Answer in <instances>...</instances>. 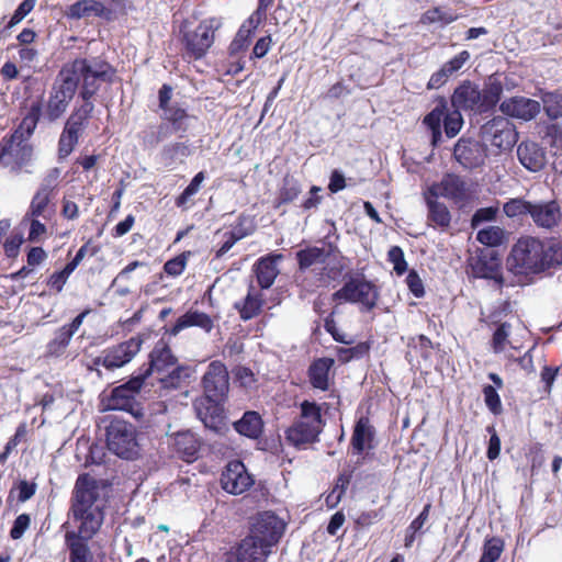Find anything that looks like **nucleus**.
Masks as SVG:
<instances>
[{
    "label": "nucleus",
    "mask_w": 562,
    "mask_h": 562,
    "mask_svg": "<svg viewBox=\"0 0 562 562\" xmlns=\"http://www.w3.org/2000/svg\"><path fill=\"white\" fill-rule=\"evenodd\" d=\"M234 429L241 436L250 439H258L263 430V423L257 412L248 411L243 417L234 423Z\"/></svg>",
    "instance_id": "nucleus-33"
},
{
    "label": "nucleus",
    "mask_w": 562,
    "mask_h": 562,
    "mask_svg": "<svg viewBox=\"0 0 562 562\" xmlns=\"http://www.w3.org/2000/svg\"><path fill=\"white\" fill-rule=\"evenodd\" d=\"M60 72L70 79L75 93L79 88V98L82 101H92L103 82H112L115 69L105 60L75 58L64 64Z\"/></svg>",
    "instance_id": "nucleus-4"
},
{
    "label": "nucleus",
    "mask_w": 562,
    "mask_h": 562,
    "mask_svg": "<svg viewBox=\"0 0 562 562\" xmlns=\"http://www.w3.org/2000/svg\"><path fill=\"white\" fill-rule=\"evenodd\" d=\"M476 239L479 243L496 247L503 244L505 239L504 229L498 226H490L477 232Z\"/></svg>",
    "instance_id": "nucleus-49"
},
{
    "label": "nucleus",
    "mask_w": 562,
    "mask_h": 562,
    "mask_svg": "<svg viewBox=\"0 0 562 562\" xmlns=\"http://www.w3.org/2000/svg\"><path fill=\"white\" fill-rule=\"evenodd\" d=\"M453 157L465 169L480 168L487 158V147L474 138L462 136L453 147Z\"/></svg>",
    "instance_id": "nucleus-12"
},
{
    "label": "nucleus",
    "mask_w": 562,
    "mask_h": 562,
    "mask_svg": "<svg viewBox=\"0 0 562 562\" xmlns=\"http://www.w3.org/2000/svg\"><path fill=\"white\" fill-rule=\"evenodd\" d=\"M161 119L168 123L173 132H187L186 121L189 119L188 111L178 103L170 105L167 110H162Z\"/></svg>",
    "instance_id": "nucleus-38"
},
{
    "label": "nucleus",
    "mask_w": 562,
    "mask_h": 562,
    "mask_svg": "<svg viewBox=\"0 0 562 562\" xmlns=\"http://www.w3.org/2000/svg\"><path fill=\"white\" fill-rule=\"evenodd\" d=\"M380 300V289L363 274L350 277L344 285L331 294L336 304H359L361 312L373 311Z\"/></svg>",
    "instance_id": "nucleus-5"
},
{
    "label": "nucleus",
    "mask_w": 562,
    "mask_h": 562,
    "mask_svg": "<svg viewBox=\"0 0 562 562\" xmlns=\"http://www.w3.org/2000/svg\"><path fill=\"white\" fill-rule=\"evenodd\" d=\"M81 134L64 126L58 139L57 156L58 159H66L77 146Z\"/></svg>",
    "instance_id": "nucleus-43"
},
{
    "label": "nucleus",
    "mask_w": 562,
    "mask_h": 562,
    "mask_svg": "<svg viewBox=\"0 0 562 562\" xmlns=\"http://www.w3.org/2000/svg\"><path fill=\"white\" fill-rule=\"evenodd\" d=\"M322 429H315L307 424L293 420L291 426L285 429V440L290 446L296 449H304L306 446L319 440Z\"/></svg>",
    "instance_id": "nucleus-24"
},
{
    "label": "nucleus",
    "mask_w": 562,
    "mask_h": 562,
    "mask_svg": "<svg viewBox=\"0 0 562 562\" xmlns=\"http://www.w3.org/2000/svg\"><path fill=\"white\" fill-rule=\"evenodd\" d=\"M285 530V524L272 512H262L257 515L250 527L248 537L255 539L263 547L271 550Z\"/></svg>",
    "instance_id": "nucleus-8"
},
{
    "label": "nucleus",
    "mask_w": 562,
    "mask_h": 562,
    "mask_svg": "<svg viewBox=\"0 0 562 562\" xmlns=\"http://www.w3.org/2000/svg\"><path fill=\"white\" fill-rule=\"evenodd\" d=\"M75 94L70 79L65 78L59 70L49 91L44 113L43 104L40 100L32 102L26 115L12 134L13 142H18V145L25 142L35 131L42 115L50 123L60 119L67 111Z\"/></svg>",
    "instance_id": "nucleus-3"
},
{
    "label": "nucleus",
    "mask_w": 562,
    "mask_h": 562,
    "mask_svg": "<svg viewBox=\"0 0 562 562\" xmlns=\"http://www.w3.org/2000/svg\"><path fill=\"white\" fill-rule=\"evenodd\" d=\"M482 136L501 150L510 149L518 140L515 125L504 116H496L481 127Z\"/></svg>",
    "instance_id": "nucleus-10"
},
{
    "label": "nucleus",
    "mask_w": 562,
    "mask_h": 562,
    "mask_svg": "<svg viewBox=\"0 0 562 562\" xmlns=\"http://www.w3.org/2000/svg\"><path fill=\"white\" fill-rule=\"evenodd\" d=\"M266 300L261 291L254 285H249L246 296L234 303V308L238 312L241 321L247 322L259 316L263 310Z\"/></svg>",
    "instance_id": "nucleus-27"
},
{
    "label": "nucleus",
    "mask_w": 562,
    "mask_h": 562,
    "mask_svg": "<svg viewBox=\"0 0 562 562\" xmlns=\"http://www.w3.org/2000/svg\"><path fill=\"white\" fill-rule=\"evenodd\" d=\"M469 59L470 53L468 50H462L450 60L446 61L441 67L448 72V75L452 76L454 72L459 71Z\"/></svg>",
    "instance_id": "nucleus-62"
},
{
    "label": "nucleus",
    "mask_w": 562,
    "mask_h": 562,
    "mask_svg": "<svg viewBox=\"0 0 562 562\" xmlns=\"http://www.w3.org/2000/svg\"><path fill=\"white\" fill-rule=\"evenodd\" d=\"M35 3L36 0H23L15 9L5 27L11 29L20 23L34 9Z\"/></svg>",
    "instance_id": "nucleus-59"
},
{
    "label": "nucleus",
    "mask_w": 562,
    "mask_h": 562,
    "mask_svg": "<svg viewBox=\"0 0 562 562\" xmlns=\"http://www.w3.org/2000/svg\"><path fill=\"white\" fill-rule=\"evenodd\" d=\"M171 449L179 459L192 463L199 458L201 441L190 430L178 431L172 435Z\"/></svg>",
    "instance_id": "nucleus-21"
},
{
    "label": "nucleus",
    "mask_w": 562,
    "mask_h": 562,
    "mask_svg": "<svg viewBox=\"0 0 562 562\" xmlns=\"http://www.w3.org/2000/svg\"><path fill=\"white\" fill-rule=\"evenodd\" d=\"M375 428L369 416H360L353 426L350 447L352 454L361 456L374 449Z\"/></svg>",
    "instance_id": "nucleus-19"
},
{
    "label": "nucleus",
    "mask_w": 562,
    "mask_h": 562,
    "mask_svg": "<svg viewBox=\"0 0 562 562\" xmlns=\"http://www.w3.org/2000/svg\"><path fill=\"white\" fill-rule=\"evenodd\" d=\"M544 109L551 119H559L562 116V94L549 93L543 100Z\"/></svg>",
    "instance_id": "nucleus-57"
},
{
    "label": "nucleus",
    "mask_w": 562,
    "mask_h": 562,
    "mask_svg": "<svg viewBox=\"0 0 562 562\" xmlns=\"http://www.w3.org/2000/svg\"><path fill=\"white\" fill-rule=\"evenodd\" d=\"M457 19L456 15L451 13L443 12L439 7H434L432 9L427 10L422 14L419 23L424 25H429L436 22H441L443 24H449Z\"/></svg>",
    "instance_id": "nucleus-52"
},
{
    "label": "nucleus",
    "mask_w": 562,
    "mask_h": 562,
    "mask_svg": "<svg viewBox=\"0 0 562 562\" xmlns=\"http://www.w3.org/2000/svg\"><path fill=\"white\" fill-rule=\"evenodd\" d=\"M329 252L324 248L310 246L296 252L295 258L297 261L299 270L305 271L316 263H324Z\"/></svg>",
    "instance_id": "nucleus-36"
},
{
    "label": "nucleus",
    "mask_w": 562,
    "mask_h": 562,
    "mask_svg": "<svg viewBox=\"0 0 562 562\" xmlns=\"http://www.w3.org/2000/svg\"><path fill=\"white\" fill-rule=\"evenodd\" d=\"M282 259L281 254H269L260 257L254 265V272L261 290L271 288L279 274L278 261Z\"/></svg>",
    "instance_id": "nucleus-25"
},
{
    "label": "nucleus",
    "mask_w": 562,
    "mask_h": 562,
    "mask_svg": "<svg viewBox=\"0 0 562 562\" xmlns=\"http://www.w3.org/2000/svg\"><path fill=\"white\" fill-rule=\"evenodd\" d=\"M191 256H192V252L190 250H186V251L179 254L178 256L167 260L162 267L164 272L167 276L173 277V278L181 276L184 272L186 267H187L188 261Z\"/></svg>",
    "instance_id": "nucleus-48"
},
{
    "label": "nucleus",
    "mask_w": 562,
    "mask_h": 562,
    "mask_svg": "<svg viewBox=\"0 0 562 562\" xmlns=\"http://www.w3.org/2000/svg\"><path fill=\"white\" fill-rule=\"evenodd\" d=\"M60 173L61 171L59 168H50L42 179L37 191L55 196L60 181Z\"/></svg>",
    "instance_id": "nucleus-53"
},
{
    "label": "nucleus",
    "mask_w": 562,
    "mask_h": 562,
    "mask_svg": "<svg viewBox=\"0 0 562 562\" xmlns=\"http://www.w3.org/2000/svg\"><path fill=\"white\" fill-rule=\"evenodd\" d=\"M189 327H199L206 333H210L214 327L212 317L205 312L190 308L183 315L177 318L171 327H165V334L169 336H177L183 329Z\"/></svg>",
    "instance_id": "nucleus-22"
},
{
    "label": "nucleus",
    "mask_w": 562,
    "mask_h": 562,
    "mask_svg": "<svg viewBox=\"0 0 562 562\" xmlns=\"http://www.w3.org/2000/svg\"><path fill=\"white\" fill-rule=\"evenodd\" d=\"M532 202L526 201L521 198L509 199L503 205V212L510 218H520L530 215Z\"/></svg>",
    "instance_id": "nucleus-46"
},
{
    "label": "nucleus",
    "mask_w": 562,
    "mask_h": 562,
    "mask_svg": "<svg viewBox=\"0 0 562 562\" xmlns=\"http://www.w3.org/2000/svg\"><path fill=\"white\" fill-rule=\"evenodd\" d=\"M431 504L427 503L419 515L408 525L405 530L404 546L411 548L416 539V535L423 529L429 518Z\"/></svg>",
    "instance_id": "nucleus-41"
},
{
    "label": "nucleus",
    "mask_w": 562,
    "mask_h": 562,
    "mask_svg": "<svg viewBox=\"0 0 562 562\" xmlns=\"http://www.w3.org/2000/svg\"><path fill=\"white\" fill-rule=\"evenodd\" d=\"M30 524H31V517L29 514L24 513V514L19 515L13 521V526L10 530V537L13 540L21 539L22 536L24 535V532L26 531V529L30 527Z\"/></svg>",
    "instance_id": "nucleus-64"
},
{
    "label": "nucleus",
    "mask_w": 562,
    "mask_h": 562,
    "mask_svg": "<svg viewBox=\"0 0 562 562\" xmlns=\"http://www.w3.org/2000/svg\"><path fill=\"white\" fill-rule=\"evenodd\" d=\"M108 449L120 458L133 460L138 457L137 431L134 425L113 418L106 426Z\"/></svg>",
    "instance_id": "nucleus-6"
},
{
    "label": "nucleus",
    "mask_w": 562,
    "mask_h": 562,
    "mask_svg": "<svg viewBox=\"0 0 562 562\" xmlns=\"http://www.w3.org/2000/svg\"><path fill=\"white\" fill-rule=\"evenodd\" d=\"M428 190L436 192L438 196L451 200L456 204H462L470 198L467 181L456 173L445 175L439 183L432 184Z\"/></svg>",
    "instance_id": "nucleus-17"
},
{
    "label": "nucleus",
    "mask_w": 562,
    "mask_h": 562,
    "mask_svg": "<svg viewBox=\"0 0 562 562\" xmlns=\"http://www.w3.org/2000/svg\"><path fill=\"white\" fill-rule=\"evenodd\" d=\"M148 363L139 368L138 375L145 381L153 372L164 373L173 368L178 359L173 355L169 342L160 338L148 355Z\"/></svg>",
    "instance_id": "nucleus-13"
},
{
    "label": "nucleus",
    "mask_w": 562,
    "mask_h": 562,
    "mask_svg": "<svg viewBox=\"0 0 562 562\" xmlns=\"http://www.w3.org/2000/svg\"><path fill=\"white\" fill-rule=\"evenodd\" d=\"M435 106L423 119V124L430 131L432 147H438L442 142V128L448 138L456 137L463 125L460 110L476 112L479 104V89L470 81L459 85L451 95V108L446 97H437Z\"/></svg>",
    "instance_id": "nucleus-1"
},
{
    "label": "nucleus",
    "mask_w": 562,
    "mask_h": 562,
    "mask_svg": "<svg viewBox=\"0 0 562 562\" xmlns=\"http://www.w3.org/2000/svg\"><path fill=\"white\" fill-rule=\"evenodd\" d=\"M220 481L222 488L232 495L243 494L255 483L254 476L240 460L229 461L222 471Z\"/></svg>",
    "instance_id": "nucleus-11"
},
{
    "label": "nucleus",
    "mask_w": 562,
    "mask_h": 562,
    "mask_svg": "<svg viewBox=\"0 0 562 562\" xmlns=\"http://www.w3.org/2000/svg\"><path fill=\"white\" fill-rule=\"evenodd\" d=\"M262 20L263 18L252 13L246 21H244L234 40L229 44L228 49L231 55H235L247 49L255 31L258 29Z\"/></svg>",
    "instance_id": "nucleus-31"
},
{
    "label": "nucleus",
    "mask_w": 562,
    "mask_h": 562,
    "mask_svg": "<svg viewBox=\"0 0 562 562\" xmlns=\"http://www.w3.org/2000/svg\"><path fill=\"white\" fill-rule=\"evenodd\" d=\"M295 420L307 424L315 429L323 430L325 426L321 406L317 403L310 402L307 400L300 404V414Z\"/></svg>",
    "instance_id": "nucleus-35"
},
{
    "label": "nucleus",
    "mask_w": 562,
    "mask_h": 562,
    "mask_svg": "<svg viewBox=\"0 0 562 562\" xmlns=\"http://www.w3.org/2000/svg\"><path fill=\"white\" fill-rule=\"evenodd\" d=\"M497 328L492 335L491 348L494 353H501L509 344L512 325L507 322L496 324Z\"/></svg>",
    "instance_id": "nucleus-47"
},
{
    "label": "nucleus",
    "mask_w": 562,
    "mask_h": 562,
    "mask_svg": "<svg viewBox=\"0 0 562 562\" xmlns=\"http://www.w3.org/2000/svg\"><path fill=\"white\" fill-rule=\"evenodd\" d=\"M499 109L505 115L522 121H530L539 114L540 103L533 99L516 95L504 100Z\"/></svg>",
    "instance_id": "nucleus-20"
},
{
    "label": "nucleus",
    "mask_w": 562,
    "mask_h": 562,
    "mask_svg": "<svg viewBox=\"0 0 562 562\" xmlns=\"http://www.w3.org/2000/svg\"><path fill=\"white\" fill-rule=\"evenodd\" d=\"M94 104L92 101H82L80 105H76L67 119L65 126L82 134L92 117Z\"/></svg>",
    "instance_id": "nucleus-34"
},
{
    "label": "nucleus",
    "mask_w": 562,
    "mask_h": 562,
    "mask_svg": "<svg viewBox=\"0 0 562 562\" xmlns=\"http://www.w3.org/2000/svg\"><path fill=\"white\" fill-rule=\"evenodd\" d=\"M74 335L65 326L55 331L54 338L47 344L46 352L49 356L59 357L68 347Z\"/></svg>",
    "instance_id": "nucleus-44"
},
{
    "label": "nucleus",
    "mask_w": 562,
    "mask_h": 562,
    "mask_svg": "<svg viewBox=\"0 0 562 562\" xmlns=\"http://www.w3.org/2000/svg\"><path fill=\"white\" fill-rule=\"evenodd\" d=\"M324 328L325 330L331 335L333 339L337 342L345 344V345H351L352 340H347L345 338V335L341 334L336 325L335 322V311H331L328 316L324 319Z\"/></svg>",
    "instance_id": "nucleus-60"
},
{
    "label": "nucleus",
    "mask_w": 562,
    "mask_h": 562,
    "mask_svg": "<svg viewBox=\"0 0 562 562\" xmlns=\"http://www.w3.org/2000/svg\"><path fill=\"white\" fill-rule=\"evenodd\" d=\"M383 515L381 513V509H372L368 512H362L358 515V517L355 520V525L357 528L366 529L371 527L372 525L376 524L382 519Z\"/></svg>",
    "instance_id": "nucleus-58"
},
{
    "label": "nucleus",
    "mask_w": 562,
    "mask_h": 562,
    "mask_svg": "<svg viewBox=\"0 0 562 562\" xmlns=\"http://www.w3.org/2000/svg\"><path fill=\"white\" fill-rule=\"evenodd\" d=\"M111 13L112 11L98 0H77L65 10V15L70 20H80L90 15L110 19Z\"/></svg>",
    "instance_id": "nucleus-28"
},
{
    "label": "nucleus",
    "mask_w": 562,
    "mask_h": 562,
    "mask_svg": "<svg viewBox=\"0 0 562 562\" xmlns=\"http://www.w3.org/2000/svg\"><path fill=\"white\" fill-rule=\"evenodd\" d=\"M372 341H360L353 347L349 348H338L337 350V357L338 360L342 363L350 362L355 359H362L364 357H368L371 350Z\"/></svg>",
    "instance_id": "nucleus-45"
},
{
    "label": "nucleus",
    "mask_w": 562,
    "mask_h": 562,
    "mask_svg": "<svg viewBox=\"0 0 562 562\" xmlns=\"http://www.w3.org/2000/svg\"><path fill=\"white\" fill-rule=\"evenodd\" d=\"M470 270L474 278L493 280L499 289L504 286L502 261L496 254L476 257L470 262Z\"/></svg>",
    "instance_id": "nucleus-18"
},
{
    "label": "nucleus",
    "mask_w": 562,
    "mask_h": 562,
    "mask_svg": "<svg viewBox=\"0 0 562 562\" xmlns=\"http://www.w3.org/2000/svg\"><path fill=\"white\" fill-rule=\"evenodd\" d=\"M190 154L189 146L186 143H172L164 147L162 149V156L173 161L178 156H188Z\"/></svg>",
    "instance_id": "nucleus-63"
},
{
    "label": "nucleus",
    "mask_w": 562,
    "mask_h": 562,
    "mask_svg": "<svg viewBox=\"0 0 562 562\" xmlns=\"http://www.w3.org/2000/svg\"><path fill=\"white\" fill-rule=\"evenodd\" d=\"M505 550V541L499 537L486 538L483 543L481 562H496Z\"/></svg>",
    "instance_id": "nucleus-42"
},
{
    "label": "nucleus",
    "mask_w": 562,
    "mask_h": 562,
    "mask_svg": "<svg viewBox=\"0 0 562 562\" xmlns=\"http://www.w3.org/2000/svg\"><path fill=\"white\" fill-rule=\"evenodd\" d=\"M204 395L215 398H227L229 375L226 366L214 360L209 366L202 379Z\"/></svg>",
    "instance_id": "nucleus-14"
},
{
    "label": "nucleus",
    "mask_w": 562,
    "mask_h": 562,
    "mask_svg": "<svg viewBox=\"0 0 562 562\" xmlns=\"http://www.w3.org/2000/svg\"><path fill=\"white\" fill-rule=\"evenodd\" d=\"M271 550L250 537H245L235 548L236 562H266Z\"/></svg>",
    "instance_id": "nucleus-30"
},
{
    "label": "nucleus",
    "mask_w": 562,
    "mask_h": 562,
    "mask_svg": "<svg viewBox=\"0 0 562 562\" xmlns=\"http://www.w3.org/2000/svg\"><path fill=\"white\" fill-rule=\"evenodd\" d=\"M530 216L537 226L552 228L560 220V206L555 201L532 203Z\"/></svg>",
    "instance_id": "nucleus-29"
},
{
    "label": "nucleus",
    "mask_w": 562,
    "mask_h": 562,
    "mask_svg": "<svg viewBox=\"0 0 562 562\" xmlns=\"http://www.w3.org/2000/svg\"><path fill=\"white\" fill-rule=\"evenodd\" d=\"M172 370L164 378H160L162 389L177 390L181 389L189 379V369L183 366H175Z\"/></svg>",
    "instance_id": "nucleus-40"
},
{
    "label": "nucleus",
    "mask_w": 562,
    "mask_h": 562,
    "mask_svg": "<svg viewBox=\"0 0 562 562\" xmlns=\"http://www.w3.org/2000/svg\"><path fill=\"white\" fill-rule=\"evenodd\" d=\"M144 380L138 374L126 383L114 387L106 398L105 407L109 411H124L133 416L139 415V407L136 395L139 393Z\"/></svg>",
    "instance_id": "nucleus-9"
},
{
    "label": "nucleus",
    "mask_w": 562,
    "mask_h": 562,
    "mask_svg": "<svg viewBox=\"0 0 562 562\" xmlns=\"http://www.w3.org/2000/svg\"><path fill=\"white\" fill-rule=\"evenodd\" d=\"M234 379L240 387L254 390L257 387V378L248 367L238 366L234 369Z\"/></svg>",
    "instance_id": "nucleus-55"
},
{
    "label": "nucleus",
    "mask_w": 562,
    "mask_h": 562,
    "mask_svg": "<svg viewBox=\"0 0 562 562\" xmlns=\"http://www.w3.org/2000/svg\"><path fill=\"white\" fill-rule=\"evenodd\" d=\"M520 164L528 170L540 171L547 162L546 150L535 142H521L517 147Z\"/></svg>",
    "instance_id": "nucleus-26"
},
{
    "label": "nucleus",
    "mask_w": 562,
    "mask_h": 562,
    "mask_svg": "<svg viewBox=\"0 0 562 562\" xmlns=\"http://www.w3.org/2000/svg\"><path fill=\"white\" fill-rule=\"evenodd\" d=\"M221 26L220 19L207 18L202 20L193 31L182 32L183 57L193 60L202 59L214 44L215 32Z\"/></svg>",
    "instance_id": "nucleus-7"
},
{
    "label": "nucleus",
    "mask_w": 562,
    "mask_h": 562,
    "mask_svg": "<svg viewBox=\"0 0 562 562\" xmlns=\"http://www.w3.org/2000/svg\"><path fill=\"white\" fill-rule=\"evenodd\" d=\"M502 92L501 85H492L482 91L479 90L477 106L480 109H476V113L482 114L492 111L499 102Z\"/></svg>",
    "instance_id": "nucleus-39"
},
{
    "label": "nucleus",
    "mask_w": 562,
    "mask_h": 562,
    "mask_svg": "<svg viewBox=\"0 0 562 562\" xmlns=\"http://www.w3.org/2000/svg\"><path fill=\"white\" fill-rule=\"evenodd\" d=\"M562 266V244L557 239L521 236L512 246L506 267L515 276H538Z\"/></svg>",
    "instance_id": "nucleus-2"
},
{
    "label": "nucleus",
    "mask_w": 562,
    "mask_h": 562,
    "mask_svg": "<svg viewBox=\"0 0 562 562\" xmlns=\"http://www.w3.org/2000/svg\"><path fill=\"white\" fill-rule=\"evenodd\" d=\"M334 364L330 358L314 360L307 371L308 380L314 389L327 391L329 389V370Z\"/></svg>",
    "instance_id": "nucleus-32"
},
{
    "label": "nucleus",
    "mask_w": 562,
    "mask_h": 562,
    "mask_svg": "<svg viewBox=\"0 0 562 562\" xmlns=\"http://www.w3.org/2000/svg\"><path fill=\"white\" fill-rule=\"evenodd\" d=\"M484 402L488 411L494 415H501L503 412V405L501 396L493 385L486 384L482 390Z\"/></svg>",
    "instance_id": "nucleus-54"
},
{
    "label": "nucleus",
    "mask_w": 562,
    "mask_h": 562,
    "mask_svg": "<svg viewBox=\"0 0 562 562\" xmlns=\"http://www.w3.org/2000/svg\"><path fill=\"white\" fill-rule=\"evenodd\" d=\"M405 281L415 297L420 299L425 295L424 282L416 270H409Z\"/></svg>",
    "instance_id": "nucleus-61"
},
{
    "label": "nucleus",
    "mask_w": 562,
    "mask_h": 562,
    "mask_svg": "<svg viewBox=\"0 0 562 562\" xmlns=\"http://www.w3.org/2000/svg\"><path fill=\"white\" fill-rule=\"evenodd\" d=\"M301 191V184L296 180L284 179L278 193L277 206L293 202L297 199Z\"/></svg>",
    "instance_id": "nucleus-50"
},
{
    "label": "nucleus",
    "mask_w": 562,
    "mask_h": 562,
    "mask_svg": "<svg viewBox=\"0 0 562 562\" xmlns=\"http://www.w3.org/2000/svg\"><path fill=\"white\" fill-rule=\"evenodd\" d=\"M387 261L393 265V269L397 276H402L407 271L404 251L400 246H392L389 249Z\"/></svg>",
    "instance_id": "nucleus-56"
},
{
    "label": "nucleus",
    "mask_w": 562,
    "mask_h": 562,
    "mask_svg": "<svg viewBox=\"0 0 562 562\" xmlns=\"http://www.w3.org/2000/svg\"><path fill=\"white\" fill-rule=\"evenodd\" d=\"M205 172L199 171L192 178L190 183L184 188V190L176 198V206L183 211L193 206L194 202L192 201V196H194L200 191L202 182L205 180Z\"/></svg>",
    "instance_id": "nucleus-37"
},
{
    "label": "nucleus",
    "mask_w": 562,
    "mask_h": 562,
    "mask_svg": "<svg viewBox=\"0 0 562 562\" xmlns=\"http://www.w3.org/2000/svg\"><path fill=\"white\" fill-rule=\"evenodd\" d=\"M438 198L436 192L429 190L424 194L427 205V224L435 229H446L451 224V213L448 206L440 202Z\"/></svg>",
    "instance_id": "nucleus-23"
},
{
    "label": "nucleus",
    "mask_w": 562,
    "mask_h": 562,
    "mask_svg": "<svg viewBox=\"0 0 562 562\" xmlns=\"http://www.w3.org/2000/svg\"><path fill=\"white\" fill-rule=\"evenodd\" d=\"M53 198L54 196L50 194L43 193V192H40L36 190L35 194L33 195V198L31 200L26 216H30V217L43 216L46 218L45 211L48 207Z\"/></svg>",
    "instance_id": "nucleus-51"
},
{
    "label": "nucleus",
    "mask_w": 562,
    "mask_h": 562,
    "mask_svg": "<svg viewBox=\"0 0 562 562\" xmlns=\"http://www.w3.org/2000/svg\"><path fill=\"white\" fill-rule=\"evenodd\" d=\"M225 400L226 398H215L210 397V395H203L194 402L196 415L205 427L214 430L222 428L225 419Z\"/></svg>",
    "instance_id": "nucleus-16"
},
{
    "label": "nucleus",
    "mask_w": 562,
    "mask_h": 562,
    "mask_svg": "<svg viewBox=\"0 0 562 562\" xmlns=\"http://www.w3.org/2000/svg\"><path fill=\"white\" fill-rule=\"evenodd\" d=\"M142 345V337L134 336L104 349L105 360L103 361V367L111 371L124 367L139 352Z\"/></svg>",
    "instance_id": "nucleus-15"
}]
</instances>
